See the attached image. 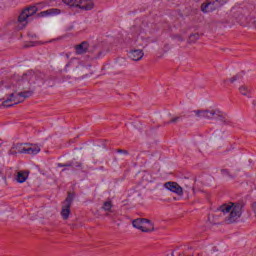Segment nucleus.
Returning a JSON list of instances; mask_svg holds the SVG:
<instances>
[{"mask_svg":"<svg viewBox=\"0 0 256 256\" xmlns=\"http://www.w3.org/2000/svg\"><path fill=\"white\" fill-rule=\"evenodd\" d=\"M239 93L244 97H249V95H251V88H249V86L242 85L239 87Z\"/></svg>","mask_w":256,"mask_h":256,"instance_id":"6ab92c4d","label":"nucleus"},{"mask_svg":"<svg viewBox=\"0 0 256 256\" xmlns=\"http://www.w3.org/2000/svg\"><path fill=\"white\" fill-rule=\"evenodd\" d=\"M56 15H61V9L50 8L46 11H42L38 14V17H55Z\"/></svg>","mask_w":256,"mask_h":256,"instance_id":"f8f14e48","label":"nucleus"},{"mask_svg":"<svg viewBox=\"0 0 256 256\" xmlns=\"http://www.w3.org/2000/svg\"><path fill=\"white\" fill-rule=\"evenodd\" d=\"M65 5L69 7H79V3L81 0H62Z\"/></svg>","mask_w":256,"mask_h":256,"instance_id":"aec40b11","label":"nucleus"},{"mask_svg":"<svg viewBox=\"0 0 256 256\" xmlns=\"http://www.w3.org/2000/svg\"><path fill=\"white\" fill-rule=\"evenodd\" d=\"M140 231H142V233H151L155 231V225L151 223V220L146 219Z\"/></svg>","mask_w":256,"mask_h":256,"instance_id":"2eb2a0df","label":"nucleus"},{"mask_svg":"<svg viewBox=\"0 0 256 256\" xmlns=\"http://www.w3.org/2000/svg\"><path fill=\"white\" fill-rule=\"evenodd\" d=\"M65 57H66V59H69L71 57V54L70 53H66Z\"/></svg>","mask_w":256,"mask_h":256,"instance_id":"2f4dec72","label":"nucleus"},{"mask_svg":"<svg viewBox=\"0 0 256 256\" xmlns=\"http://www.w3.org/2000/svg\"><path fill=\"white\" fill-rule=\"evenodd\" d=\"M102 209L104 211H111V209H113V202L111 201H106L103 203Z\"/></svg>","mask_w":256,"mask_h":256,"instance_id":"4be33fe9","label":"nucleus"},{"mask_svg":"<svg viewBox=\"0 0 256 256\" xmlns=\"http://www.w3.org/2000/svg\"><path fill=\"white\" fill-rule=\"evenodd\" d=\"M241 78V76L239 74H236L234 76H232L229 81L230 83H235V81H239V79Z\"/></svg>","mask_w":256,"mask_h":256,"instance_id":"393cba45","label":"nucleus"},{"mask_svg":"<svg viewBox=\"0 0 256 256\" xmlns=\"http://www.w3.org/2000/svg\"><path fill=\"white\" fill-rule=\"evenodd\" d=\"M94 7L95 3H93V0H80L78 5V8L82 9V11H91Z\"/></svg>","mask_w":256,"mask_h":256,"instance_id":"ddd939ff","label":"nucleus"},{"mask_svg":"<svg viewBox=\"0 0 256 256\" xmlns=\"http://www.w3.org/2000/svg\"><path fill=\"white\" fill-rule=\"evenodd\" d=\"M44 79L45 74L41 72L28 71L17 81V89H14V93L22 91L18 93V97H21V99L25 101V99H29V97L33 95V90H31L33 89V86L43 83Z\"/></svg>","mask_w":256,"mask_h":256,"instance_id":"f03ea898","label":"nucleus"},{"mask_svg":"<svg viewBox=\"0 0 256 256\" xmlns=\"http://www.w3.org/2000/svg\"><path fill=\"white\" fill-rule=\"evenodd\" d=\"M238 21L241 23V25H245V23H247V17H245L243 14H240L238 16Z\"/></svg>","mask_w":256,"mask_h":256,"instance_id":"b1692460","label":"nucleus"},{"mask_svg":"<svg viewBox=\"0 0 256 256\" xmlns=\"http://www.w3.org/2000/svg\"><path fill=\"white\" fill-rule=\"evenodd\" d=\"M149 178H151V175L149 174H146L143 176L144 181H152V180H149Z\"/></svg>","mask_w":256,"mask_h":256,"instance_id":"7c9ffc66","label":"nucleus"},{"mask_svg":"<svg viewBox=\"0 0 256 256\" xmlns=\"http://www.w3.org/2000/svg\"><path fill=\"white\" fill-rule=\"evenodd\" d=\"M29 145V143H17L14 144L11 149L9 150V155H17L19 154H24L26 153V147Z\"/></svg>","mask_w":256,"mask_h":256,"instance_id":"6e6552de","label":"nucleus"},{"mask_svg":"<svg viewBox=\"0 0 256 256\" xmlns=\"http://www.w3.org/2000/svg\"><path fill=\"white\" fill-rule=\"evenodd\" d=\"M128 57L131 61H141L145 57V52L142 49H133L128 52Z\"/></svg>","mask_w":256,"mask_h":256,"instance_id":"9d476101","label":"nucleus"},{"mask_svg":"<svg viewBox=\"0 0 256 256\" xmlns=\"http://www.w3.org/2000/svg\"><path fill=\"white\" fill-rule=\"evenodd\" d=\"M58 167H73V164H72V163H69V164H62V163H59V164H58Z\"/></svg>","mask_w":256,"mask_h":256,"instance_id":"c756f323","label":"nucleus"},{"mask_svg":"<svg viewBox=\"0 0 256 256\" xmlns=\"http://www.w3.org/2000/svg\"><path fill=\"white\" fill-rule=\"evenodd\" d=\"M179 121H181V116H175L169 122H165L164 125H169L171 123L176 124L179 123Z\"/></svg>","mask_w":256,"mask_h":256,"instance_id":"5701e85b","label":"nucleus"},{"mask_svg":"<svg viewBox=\"0 0 256 256\" xmlns=\"http://www.w3.org/2000/svg\"><path fill=\"white\" fill-rule=\"evenodd\" d=\"M245 208V202H228L222 204L217 208L215 214L212 216V219L209 218L208 221L212 225H219L221 223H227V225H231L233 223H237L241 216L243 215V209Z\"/></svg>","mask_w":256,"mask_h":256,"instance_id":"f257e3e1","label":"nucleus"},{"mask_svg":"<svg viewBox=\"0 0 256 256\" xmlns=\"http://www.w3.org/2000/svg\"><path fill=\"white\" fill-rule=\"evenodd\" d=\"M178 41H183V37L178 36Z\"/></svg>","mask_w":256,"mask_h":256,"instance_id":"473e14b6","label":"nucleus"},{"mask_svg":"<svg viewBox=\"0 0 256 256\" xmlns=\"http://www.w3.org/2000/svg\"><path fill=\"white\" fill-rule=\"evenodd\" d=\"M164 187L168 189V191H171L172 193H176V195H183V188L180 187L177 182H166L164 184Z\"/></svg>","mask_w":256,"mask_h":256,"instance_id":"1a4fd4ad","label":"nucleus"},{"mask_svg":"<svg viewBox=\"0 0 256 256\" xmlns=\"http://www.w3.org/2000/svg\"><path fill=\"white\" fill-rule=\"evenodd\" d=\"M216 9H219V4H217V0H207L201 5L202 13H211V11H216Z\"/></svg>","mask_w":256,"mask_h":256,"instance_id":"423d86ee","label":"nucleus"},{"mask_svg":"<svg viewBox=\"0 0 256 256\" xmlns=\"http://www.w3.org/2000/svg\"><path fill=\"white\" fill-rule=\"evenodd\" d=\"M19 103H23V99L19 96V93L15 95V93L10 94V98L5 100L2 105L3 107H13V105H19Z\"/></svg>","mask_w":256,"mask_h":256,"instance_id":"0eeeda50","label":"nucleus"},{"mask_svg":"<svg viewBox=\"0 0 256 256\" xmlns=\"http://www.w3.org/2000/svg\"><path fill=\"white\" fill-rule=\"evenodd\" d=\"M66 67H72L73 71L83 77L91 75V66L83 64L78 58H72L69 63L66 64Z\"/></svg>","mask_w":256,"mask_h":256,"instance_id":"39448f33","label":"nucleus"},{"mask_svg":"<svg viewBox=\"0 0 256 256\" xmlns=\"http://www.w3.org/2000/svg\"><path fill=\"white\" fill-rule=\"evenodd\" d=\"M193 113L199 119H207L208 121L219 119V121L224 123V125H231V121H229V119H227L219 109H198L194 110Z\"/></svg>","mask_w":256,"mask_h":256,"instance_id":"7ed1b4c3","label":"nucleus"},{"mask_svg":"<svg viewBox=\"0 0 256 256\" xmlns=\"http://www.w3.org/2000/svg\"><path fill=\"white\" fill-rule=\"evenodd\" d=\"M28 178H29L28 171H19L16 176V181L17 183H25Z\"/></svg>","mask_w":256,"mask_h":256,"instance_id":"f3484780","label":"nucleus"},{"mask_svg":"<svg viewBox=\"0 0 256 256\" xmlns=\"http://www.w3.org/2000/svg\"><path fill=\"white\" fill-rule=\"evenodd\" d=\"M193 37H195V35H191V36H190V39H193Z\"/></svg>","mask_w":256,"mask_h":256,"instance_id":"72a5a7b5","label":"nucleus"},{"mask_svg":"<svg viewBox=\"0 0 256 256\" xmlns=\"http://www.w3.org/2000/svg\"><path fill=\"white\" fill-rule=\"evenodd\" d=\"M146 218H137L133 220L132 225L135 229H139L141 231L143 224L145 223Z\"/></svg>","mask_w":256,"mask_h":256,"instance_id":"a211bd4d","label":"nucleus"},{"mask_svg":"<svg viewBox=\"0 0 256 256\" xmlns=\"http://www.w3.org/2000/svg\"><path fill=\"white\" fill-rule=\"evenodd\" d=\"M89 42L83 41L80 44L74 46L75 53L77 55H85V53H89Z\"/></svg>","mask_w":256,"mask_h":256,"instance_id":"9b49d317","label":"nucleus"},{"mask_svg":"<svg viewBox=\"0 0 256 256\" xmlns=\"http://www.w3.org/2000/svg\"><path fill=\"white\" fill-rule=\"evenodd\" d=\"M41 151V148L35 144L26 145L25 155H37Z\"/></svg>","mask_w":256,"mask_h":256,"instance_id":"4468645a","label":"nucleus"},{"mask_svg":"<svg viewBox=\"0 0 256 256\" xmlns=\"http://www.w3.org/2000/svg\"><path fill=\"white\" fill-rule=\"evenodd\" d=\"M251 208H252V211H253L254 216H255V218H256V202H254V203L251 204Z\"/></svg>","mask_w":256,"mask_h":256,"instance_id":"c85d7f7f","label":"nucleus"},{"mask_svg":"<svg viewBox=\"0 0 256 256\" xmlns=\"http://www.w3.org/2000/svg\"><path fill=\"white\" fill-rule=\"evenodd\" d=\"M73 199H75V194L69 192L68 196L66 197L65 201L63 202L64 205H73Z\"/></svg>","mask_w":256,"mask_h":256,"instance_id":"412c9836","label":"nucleus"},{"mask_svg":"<svg viewBox=\"0 0 256 256\" xmlns=\"http://www.w3.org/2000/svg\"><path fill=\"white\" fill-rule=\"evenodd\" d=\"M61 215L62 219L67 221V219H69V215H71V205L62 203Z\"/></svg>","mask_w":256,"mask_h":256,"instance_id":"dca6fc26","label":"nucleus"},{"mask_svg":"<svg viewBox=\"0 0 256 256\" xmlns=\"http://www.w3.org/2000/svg\"><path fill=\"white\" fill-rule=\"evenodd\" d=\"M37 11L38 9L36 6H29L22 10L15 21L16 27L18 29H25L29 23V17H33Z\"/></svg>","mask_w":256,"mask_h":256,"instance_id":"20e7f679","label":"nucleus"},{"mask_svg":"<svg viewBox=\"0 0 256 256\" xmlns=\"http://www.w3.org/2000/svg\"><path fill=\"white\" fill-rule=\"evenodd\" d=\"M218 7H223V5H226L229 0H216Z\"/></svg>","mask_w":256,"mask_h":256,"instance_id":"a878e982","label":"nucleus"},{"mask_svg":"<svg viewBox=\"0 0 256 256\" xmlns=\"http://www.w3.org/2000/svg\"><path fill=\"white\" fill-rule=\"evenodd\" d=\"M117 153H123V155H129V151L123 149H117Z\"/></svg>","mask_w":256,"mask_h":256,"instance_id":"cd10ccee","label":"nucleus"},{"mask_svg":"<svg viewBox=\"0 0 256 256\" xmlns=\"http://www.w3.org/2000/svg\"><path fill=\"white\" fill-rule=\"evenodd\" d=\"M221 173H222V175H228V177H231V173L229 172L228 169H222Z\"/></svg>","mask_w":256,"mask_h":256,"instance_id":"bb28decb","label":"nucleus"}]
</instances>
